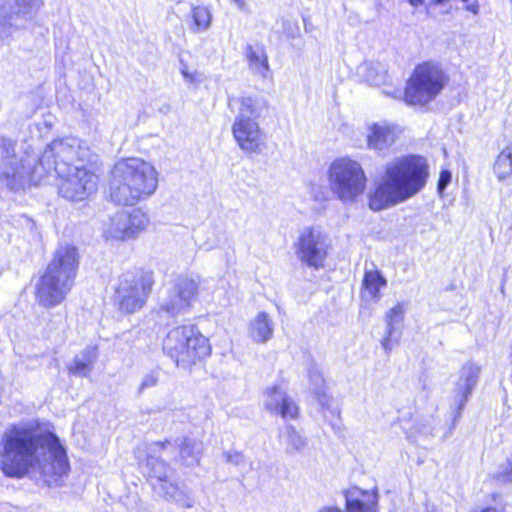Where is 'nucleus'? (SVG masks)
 <instances>
[{"mask_svg":"<svg viewBox=\"0 0 512 512\" xmlns=\"http://www.w3.org/2000/svg\"><path fill=\"white\" fill-rule=\"evenodd\" d=\"M38 467L45 476L62 477L69 470L59 438L25 424H11L0 439V469L10 478H23Z\"/></svg>","mask_w":512,"mask_h":512,"instance_id":"f257e3e1","label":"nucleus"},{"mask_svg":"<svg viewBox=\"0 0 512 512\" xmlns=\"http://www.w3.org/2000/svg\"><path fill=\"white\" fill-rule=\"evenodd\" d=\"M428 175L425 159L417 155L388 162L381 179L368 193V207L379 212L411 199L424 188Z\"/></svg>","mask_w":512,"mask_h":512,"instance_id":"f03ea898","label":"nucleus"},{"mask_svg":"<svg viewBox=\"0 0 512 512\" xmlns=\"http://www.w3.org/2000/svg\"><path fill=\"white\" fill-rule=\"evenodd\" d=\"M158 187L155 167L138 157L117 161L111 170L109 195L111 200L123 206H134L151 197Z\"/></svg>","mask_w":512,"mask_h":512,"instance_id":"7ed1b4c3","label":"nucleus"},{"mask_svg":"<svg viewBox=\"0 0 512 512\" xmlns=\"http://www.w3.org/2000/svg\"><path fill=\"white\" fill-rule=\"evenodd\" d=\"M79 265L77 249L60 246L36 285V299L45 308L61 304L71 291Z\"/></svg>","mask_w":512,"mask_h":512,"instance_id":"20e7f679","label":"nucleus"},{"mask_svg":"<svg viewBox=\"0 0 512 512\" xmlns=\"http://www.w3.org/2000/svg\"><path fill=\"white\" fill-rule=\"evenodd\" d=\"M229 105L236 106L232 135L237 145L246 153H259L262 133L258 119L267 110L268 101L259 96H243L230 101Z\"/></svg>","mask_w":512,"mask_h":512,"instance_id":"39448f33","label":"nucleus"},{"mask_svg":"<svg viewBox=\"0 0 512 512\" xmlns=\"http://www.w3.org/2000/svg\"><path fill=\"white\" fill-rule=\"evenodd\" d=\"M89 162H92L91 151L81 140L74 137L58 139L47 145L32 176L41 178L40 169L46 174L54 172L57 176H63L72 171L75 165Z\"/></svg>","mask_w":512,"mask_h":512,"instance_id":"423d86ee","label":"nucleus"},{"mask_svg":"<svg viewBox=\"0 0 512 512\" xmlns=\"http://www.w3.org/2000/svg\"><path fill=\"white\" fill-rule=\"evenodd\" d=\"M174 449L171 441L154 442L148 448L145 473L153 490L166 498L180 503L183 507H192L190 498L172 480L173 470L165 463L164 458L171 459Z\"/></svg>","mask_w":512,"mask_h":512,"instance_id":"0eeeda50","label":"nucleus"},{"mask_svg":"<svg viewBox=\"0 0 512 512\" xmlns=\"http://www.w3.org/2000/svg\"><path fill=\"white\" fill-rule=\"evenodd\" d=\"M163 351L178 367L187 368L210 355L208 339L194 325L171 329L163 340Z\"/></svg>","mask_w":512,"mask_h":512,"instance_id":"6e6552de","label":"nucleus"},{"mask_svg":"<svg viewBox=\"0 0 512 512\" xmlns=\"http://www.w3.org/2000/svg\"><path fill=\"white\" fill-rule=\"evenodd\" d=\"M331 191L343 203H353L361 196L367 185L362 165L349 157L334 160L328 169Z\"/></svg>","mask_w":512,"mask_h":512,"instance_id":"1a4fd4ad","label":"nucleus"},{"mask_svg":"<svg viewBox=\"0 0 512 512\" xmlns=\"http://www.w3.org/2000/svg\"><path fill=\"white\" fill-rule=\"evenodd\" d=\"M448 76L439 64H419L407 82L404 99L409 105L424 106L433 101L444 89Z\"/></svg>","mask_w":512,"mask_h":512,"instance_id":"9d476101","label":"nucleus"},{"mask_svg":"<svg viewBox=\"0 0 512 512\" xmlns=\"http://www.w3.org/2000/svg\"><path fill=\"white\" fill-rule=\"evenodd\" d=\"M153 284L154 278L150 271L123 274L115 291V301L119 309L129 314L142 309L152 290Z\"/></svg>","mask_w":512,"mask_h":512,"instance_id":"9b49d317","label":"nucleus"},{"mask_svg":"<svg viewBox=\"0 0 512 512\" xmlns=\"http://www.w3.org/2000/svg\"><path fill=\"white\" fill-rule=\"evenodd\" d=\"M43 5L44 0H0V40L33 19Z\"/></svg>","mask_w":512,"mask_h":512,"instance_id":"f8f14e48","label":"nucleus"},{"mask_svg":"<svg viewBox=\"0 0 512 512\" xmlns=\"http://www.w3.org/2000/svg\"><path fill=\"white\" fill-rule=\"evenodd\" d=\"M297 259L308 267L320 269L326 260L329 241L319 228L310 227L302 231L294 243Z\"/></svg>","mask_w":512,"mask_h":512,"instance_id":"ddd939ff","label":"nucleus"},{"mask_svg":"<svg viewBox=\"0 0 512 512\" xmlns=\"http://www.w3.org/2000/svg\"><path fill=\"white\" fill-rule=\"evenodd\" d=\"M58 193L71 201H82L97 190L98 177L86 167L75 165L67 175L58 176Z\"/></svg>","mask_w":512,"mask_h":512,"instance_id":"4468645a","label":"nucleus"},{"mask_svg":"<svg viewBox=\"0 0 512 512\" xmlns=\"http://www.w3.org/2000/svg\"><path fill=\"white\" fill-rule=\"evenodd\" d=\"M197 291L195 280L178 276L166 286L165 295L160 298V309L171 316L185 312L191 306Z\"/></svg>","mask_w":512,"mask_h":512,"instance_id":"2eb2a0df","label":"nucleus"},{"mask_svg":"<svg viewBox=\"0 0 512 512\" xmlns=\"http://www.w3.org/2000/svg\"><path fill=\"white\" fill-rule=\"evenodd\" d=\"M148 222L147 215L140 209H133L131 212L121 211L111 217L105 233L114 239H131L142 232Z\"/></svg>","mask_w":512,"mask_h":512,"instance_id":"dca6fc26","label":"nucleus"},{"mask_svg":"<svg viewBox=\"0 0 512 512\" xmlns=\"http://www.w3.org/2000/svg\"><path fill=\"white\" fill-rule=\"evenodd\" d=\"M480 373L481 367L474 362H467L460 370L454 396V404L457 406L454 420L461 416V412L478 382Z\"/></svg>","mask_w":512,"mask_h":512,"instance_id":"f3484780","label":"nucleus"},{"mask_svg":"<svg viewBox=\"0 0 512 512\" xmlns=\"http://www.w3.org/2000/svg\"><path fill=\"white\" fill-rule=\"evenodd\" d=\"M264 407L270 413L280 415L285 420L296 419L299 413L295 401L277 385L267 389Z\"/></svg>","mask_w":512,"mask_h":512,"instance_id":"a211bd4d","label":"nucleus"},{"mask_svg":"<svg viewBox=\"0 0 512 512\" xmlns=\"http://www.w3.org/2000/svg\"><path fill=\"white\" fill-rule=\"evenodd\" d=\"M401 130L386 121L372 123L367 128V145L371 150L383 151L393 145Z\"/></svg>","mask_w":512,"mask_h":512,"instance_id":"6ab92c4d","label":"nucleus"},{"mask_svg":"<svg viewBox=\"0 0 512 512\" xmlns=\"http://www.w3.org/2000/svg\"><path fill=\"white\" fill-rule=\"evenodd\" d=\"M174 449L171 457L186 467H193L199 464L203 452V442L194 438L184 437L172 443Z\"/></svg>","mask_w":512,"mask_h":512,"instance_id":"aec40b11","label":"nucleus"},{"mask_svg":"<svg viewBox=\"0 0 512 512\" xmlns=\"http://www.w3.org/2000/svg\"><path fill=\"white\" fill-rule=\"evenodd\" d=\"M347 512H376L378 494L353 487L345 493Z\"/></svg>","mask_w":512,"mask_h":512,"instance_id":"412c9836","label":"nucleus"},{"mask_svg":"<svg viewBox=\"0 0 512 512\" xmlns=\"http://www.w3.org/2000/svg\"><path fill=\"white\" fill-rule=\"evenodd\" d=\"M28 172L18 160H2L0 164V185L11 191L22 189Z\"/></svg>","mask_w":512,"mask_h":512,"instance_id":"4be33fe9","label":"nucleus"},{"mask_svg":"<svg viewBox=\"0 0 512 512\" xmlns=\"http://www.w3.org/2000/svg\"><path fill=\"white\" fill-rule=\"evenodd\" d=\"M97 357V347L92 345L86 346L68 366L69 373L80 377H88Z\"/></svg>","mask_w":512,"mask_h":512,"instance_id":"5701e85b","label":"nucleus"},{"mask_svg":"<svg viewBox=\"0 0 512 512\" xmlns=\"http://www.w3.org/2000/svg\"><path fill=\"white\" fill-rule=\"evenodd\" d=\"M404 312L403 304L397 303L385 315L386 328L381 344L386 354H389L392 350L394 333L403 321Z\"/></svg>","mask_w":512,"mask_h":512,"instance_id":"b1692460","label":"nucleus"},{"mask_svg":"<svg viewBox=\"0 0 512 512\" xmlns=\"http://www.w3.org/2000/svg\"><path fill=\"white\" fill-rule=\"evenodd\" d=\"M274 324L265 312H260L250 322L249 335L254 342L266 343L273 336Z\"/></svg>","mask_w":512,"mask_h":512,"instance_id":"393cba45","label":"nucleus"},{"mask_svg":"<svg viewBox=\"0 0 512 512\" xmlns=\"http://www.w3.org/2000/svg\"><path fill=\"white\" fill-rule=\"evenodd\" d=\"M245 55L248 60L250 70L263 78H266L269 72V63L268 56L264 48L248 45L245 50Z\"/></svg>","mask_w":512,"mask_h":512,"instance_id":"a878e982","label":"nucleus"},{"mask_svg":"<svg viewBox=\"0 0 512 512\" xmlns=\"http://www.w3.org/2000/svg\"><path fill=\"white\" fill-rule=\"evenodd\" d=\"M387 285V280L379 270H366L363 278V287L369 297L377 301L380 298V290Z\"/></svg>","mask_w":512,"mask_h":512,"instance_id":"bb28decb","label":"nucleus"},{"mask_svg":"<svg viewBox=\"0 0 512 512\" xmlns=\"http://www.w3.org/2000/svg\"><path fill=\"white\" fill-rule=\"evenodd\" d=\"M407 1L414 8H418L422 5H425L428 8H432L434 6H441L442 13H448L452 7V5L450 4V0H407ZM461 2L464 4V8L467 11L471 12L474 15L478 14V11H479L478 0H461Z\"/></svg>","mask_w":512,"mask_h":512,"instance_id":"cd10ccee","label":"nucleus"},{"mask_svg":"<svg viewBox=\"0 0 512 512\" xmlns=\"http://www.w3.org/2000/svg\"><path fill=\"white\" fill-rule=\"evenodd\" d=\"M191 17L193 23L190 27L193 33L207 31L212 23V13L210 9L202 5H191Z\"/></svg>","mask_w":512,"mask_h":512,"instance_id":"c85d7f7f","label":"nucleus"},{"mask_svg":"<svg viewBox=\"0 0 512 512\" xmlns=\"http://www.w3.org/2000/svg\"><path fill=\"white\" fill-rule=\"evenodd\" d=\"M286 453L294 455L302 452L308 445V439L300 434L293 425H287L285 428Z\"/></svg>","mask_w":512,"mask_h":512,"instance_id":"c756f323","label":"nucleus"},{"mask_svg":"<svg viewBox=\"0 0 512 512\" xmlns=\"http://www.w3.org/2000/svg\"><path fill=\"white\" fill-rule=\"evenodd\" d=\"M493 169L499 180H504L512 174V148L506 147L498 155Z\"/></svg>","mask_w":512,"mask_h":512,"instance_id":"7c9ffc66","label":"nucleus"},{"mask_svg":"<svg viewBox=\"0 0 512 512\" xmlns=\"http://www.w3.org/2000/svg\"><path fill=\"white\" fill-rule=\"evenodd\" d=\"M308 378L311 382L313 391L321 397L322 388L324 385V378L318 366L314 363H310L307 368Z\"/></svg>","mask_w":512,"mask_h":512,"instance_id":"2f4dec72","label":"nucleus"},{"mask_svg":"<svg viewBox=\"0 0 512 512\" xmlns=\"http://www.w3.org/2000/svg\"><path fill=\"white\" fill-rule=\"evenodd\" d=\"M16 143L12 139L0 137V148L2 149V160H18L15 154Z\"/></svg>","mask_w":512,"mask_h":512,"instance_id":"473e14b6","label":"nucleus"},{"mask_svg":"<svg viewBox=\"0 0 512 512\" xmlns=\"http://www.w3.org/2000/svg\"><path fill=\"white\" fill-rule=\"evenodd\" d=\"M225 460L227 463L233 464L235 466H240L245 462V456L242 452L236 450H229L223 453Z\"/></svg>","mask_w":512,"mask_h":512,"instance_id":"72a5a7b5","label":"nucleus"},{"mask_svg":"<svg viewBox=\"0 0 512 512\" xmlns=\"http://www.w3.org/2000/svg\"><path fill=\"white\" fill-rule=\"evenodd\" d=\"M434 418H426L423 420V423L418 424L417 431L425 437H429L433 435L434 431Z\"/></svg>","mask_w":512,"mask_h":512,"instance_id":"f704fd0d","label":"nucleus"},{"mask_svg":"<svg viewBox=\"0 0 512 512\" xmlns=\"http://www.w3.org/2000/svg\"><path fill=\"white\" fill-rule=\"evenodd\" d=\"M158 380H159V376H158L157 372L151 371L150 373L146 374L142 379V382H141V385L139 388L140 391H143L145 389L156 386L158 383Z\"/></svg>","mask_w":512,"mask_h":512,"instance_id":"c9c22d12","label":"nucleus"},{"mask_svg":"<svg viewBox=\"0 0 512 512\" xmlns=\"http://www.w3.org/2000/svg\"><path fill=\"white\" fill-rule=\"evenodd\" d=\"M452 179V174L449 170H442L440 172L438 184H437V190L439 194H443L447 186L450 184Z\"/></svg>","mask_w":512,"mask_h":512,"instance_id":"e433bc0d","label":"nucleus"},{"mask_svg":"<svg viewBox=\"0 0 512 512\" xmlns=\"http://www.w3.org/2000/svg\"><path fill=\"white\" fill-rule=\"evenodd\" d=\"M498 479L502 482H512V460H509L505 470L498 474Z\"/></svg>","mask_w":512,"mask_h":512,"instance_id":"4c0bfd02","label":"nucleus"},{"mask_svg":"<svg viewBox=\"0 0 512 512\" xmlns=\"http://www.w3.org/2000/svg\"><path fill=\"white\" fill-rule=\"evenodd\" d=\"M231 2L234 3L240 11H249V5L246 0H231Z\"/></svg>","mask_w":512,"mask_h":512,"instance_id":"58836bf2","label":"nucleus"},{"mask_svg":"<svg viewBox=\"0 0 512 512\" xmlns=\"http://www.w3.org/2000/svg\"><path fill=\"white\" fill-rule=\"evenodd\" d=\"M231 2L234 3L240 11H249V5L246 0H231Z\"/></svg>","mask_w":512,"mask_h":512,"instance_id":"ea45409f","label":"nucleus"},{"mask_svg":"<svg viewBox=\"0 0 512 512\" xmlns=\"http://www.w3.org/2000/svg\"><path fill=\"white\" fill-rule=\"evenodd\" d=\"M231 2L234 3L240 11H249V5L246 0H231Z\"/></svg>","mask_w":512,"mask_h":512,"instance_id":"a19ab883","label":"nucleus"},{"mask_svg":"<svg viewBox=\"0 0 512 512\" xmlns=\"http://www.w3.org/2000/svg\"><path fill=\"white\" fill-rule=\"evenodd\" d=\"M316 512H344V511L337 506H324Z\"/></svg>","mask_w":512,"mask_h":512,"instance_id":"79ce46f5","label":"nucleus"},{"mask_svg":"<svg viewBox=\"0 0 512 512\" xmlns=\"http://www.w3.org/2000/svg\"><path fill=\"white\" fill-rule=\"evenodd\" d=\"M182 74H183V76H184L186 79H188V80H190V81H193L192 75H191V74H189L187 71L182 70Z\"/></svg>","mask_w":512,"mask_h":512,"instance_id":"37998d69","label":"nucleus"},{"mask_svg":"<svg viewBox=\"0 0 512 512\" xmlns=\"http://www.w3.org/2000/svg\"><path fill=\"white\" fill-rule=\"evenodd\" d=\"M481 512H499L496 508L488 507L483 509Z\"/></svg>","mask_w":512,"mask_h":512,"instance_id":"c03bdc74","label":"nucleus"}]
</instances>
